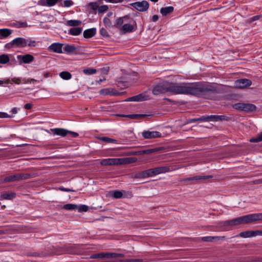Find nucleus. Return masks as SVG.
I'll return each mask as SVG.
<instances>
[{
  "label": "nucleus",
  "instance_id": "obj_46",
  "mask_svg": "<svg viewBox=\"0 0 262 262\" xmlns=\"http://www.w3.org/2000/svg\"><path fill=\"white\" fill-rule=\"evenodd\" d=\"M108 6L106 5H102L98 7V10L99 13H103L108 10Z\"/></svg>",
  "mask_w": 262,
  "mask_h": 262
},
{
  "label": "nucleus",
  "instance_id": "obj_50",
  "mask_svg": "<svg viewBox=\"0 0 262 262\" xmlns=\"http://www.w3.org/2000/svg\"><path fill=\"white\" fill-rule=\"evenodd\" d=\"M103 23L105 26L110 27L112 26L111 21L108 18L105 17L103 19Z\"/></svg>",
  "mask_w": 262,
  "mask_h": 262
},
{
  "label": "nucleus",
  "instance_id": "obj_14",
  "mask_svg": "<svg viewBox=\"0 0 262 262\" xmlns=\"http://www.w3.org/2000/svg\"><path fill=\"white\" fill-rule=\"evenodd\" d=\"M62 46L63 44L61 43H54L49 46V49L56 53H61Z\"/></svg>",
  "mask_w": 262,
  "mask_h": 262
},
{
  "label": "nucleus",
  "instance_id": "obj_43",
  "mask_svg": "<svg viewBox=\"0 0 262 262\" xmlns=\"http://www.w3.org/2000/svg\"><path fill=\"white\" fill-rule=\"evenodd\" d=\"M124 255L122 253H110V258H117L119 257H123Z\"/></svg>",
  "mask_w": 262,
  "mask_h": 262
},
{
  "label": "nucleus",
  "instance_id": "obj_41",
  "mask_svg": "<svg viewBox=\"0 0 262 262\" xmlns=\"http://www.w3.org/2000/svg\"><path fill=\"white\" fill-rule=\"evenodd\" d=\"M83 73L87 75H92L96 73V70L92 68H88L83 70Z\"/></svg>",
  "mask_w": 262,
  "mask_h": 262
},
{
  "label": "nucleus",
  "instance_id": "obj_63",
  "mask_svg": "<svg viewBox=\"0 0 262 262\" xmlns=\"http://www.w3.org/2000/svg\"><path fill=\"white\" fill-rule=\"evenodd\" d=\"M216 121H221V120H223L224 119L225 116H222V115H221V116L216 115Z\"/></svg>",
  "mask_w": 262,
  "mask_h": 262
},
{
  "label": "nucleus",
  "instance_id": "obj_55",
  "mask_svg": "<svg viewBox=\"0 0 262 262\" xmlns=\"http://www.w3.org/2000/svg\"><path fill=\"white\" fill-rule=\"evenodd\" d=\"M89 6L93 10H96L98 9V6L97 4L95 3H90Z\"/></svg>",
  "mask_w": 262,
  "mask_h": 262
},
{
  "label": "nucleus",
  "instance_id": "obj_34",
  "mask_svg": "<svg viewBox=\"0 0 262 262\" xmlns=\"http://www.w3.org/2000/svg\"><path fill=\"white\" fill-rule=\"evenodd\" d=\"M59 76L61 78L64 80H69L72 77L71 73L67 71L61 72L60 73Z\"/></svg>",
  "mask_w": 262,
  "mask_h": 262
},
{
  "label": "nucleus",
  "instance_id": "obj_35",
  "mask_svg": "<svg viewBox=\"0 0 262 262\" xmlns=\"http://www.w3.org/2000/svg\"><path fill=\"white\" fill-rule=\"evenodd\" d=\"M10 60V58L7 54H2L0 55V63L6 64L8 63Z\"/></svg>",
  "mask_w": 262,
  "mask_h": 262
},
{
  "label": "nucleus",
  "instance_id": "obj_8",
  "mask_svg": "<svg viewBox=\"0 0 262 262\" xmlns=\"http://www.w3.org/2000/svg\"><path fill=\"white\" fill-rule=\"evenodd\" d=\"M252 84V82L248 79H240L236 80L234 82V87L238 89H245Z\"/></svg>",
  "mask_w": 262,
  "mask_h": 262
},
{
  "label": "nucleus",
  "instance_id": "obj_3",
  "mask_svg": "<svg viewBox=\"0 0 262 262\" xmlns=\"http://www.w3.org/2000/svg\"><path fill=\"white\" fill-rule=\"evenodd\" d=\"M242 224H246L260 221L259 213H252L240 216Z\"/></svg>",
  "mask_w": 262,
  "mask_h": 262
},
{
  "label": "nucleus",
  "instance_id": "obj_54",
  "mask_svg": "<svg viewBox=\"0 0 262 262\" xmlns=\"http://www.w3.org/2000/svg\"><path fill=\"white\" fill-rule=\"evenodd\" d=\"M64 6L69 7L73 5V2L71 0H66L64 1Z\"/></svg>",
  "mask_w": 262,
  "mask_h": 262
},
{
  "label": "nucleus",
  "instance_id": "obj_31",
  "mask_svg": "<svg viewBox=\"0 0 262 262\" xmlns=\"http://www.w3.org/2000/svg\"><path fill=\"white\" fill-rule=\"evenodd\" d=\"M17 177V173L14 175L6 177L4 180V182L6 183L18 181Z\"/></svg>",
  "mask_w": 262,
  "mask_h": 262
},
{
  "label": "nucleus",
  "instance_id": "obj_2",
  "mask_svg": "<svg viewBox=\"0 0 262 262\" xmlns=\"http://www.w3.org/2000/svg\"><path fill=\"white\" fill-rule=\"evenodd\" d=\"M51 131L53 133V135H58L62 137L69 136L74 138L78 136V134L77 133L68 130L61 128L51 129Z\"/></svg>",
  "mask_w": 262,
  "mask_h": 262
},
{
  "label": "nucleus",
  "instance_id": "obj_24",
  "mask_svg": "<svg viewBox=\"0 0 262 262\" xmlns=\"http://www.w3.org/2000/svg\"><path fill=\"white\" fill-rule=\"evenodd\" d=\"M63 50L67 53H72L77 51V48L74 45H66L63 48Z\"/></svg>",
  "mask_w": 262,
  "mask_h": 262
},
{
  "label": "nucleus",
  "instance_id": "obj_36",
  "mask_svg": "<svg viewBox=\"0 0 262 262\" xmlns=\"http://www.w3.org/2000/svg\"><path fill=\"white\" fill-rule=\"evenodd\" d=\"M103 262H143L142 259H121L118 261H103Z\"/></svg>",
  "mask_w": 262,
  "mask_h": 262
},
{
  "label": "nucleus",
  "instance_id": "obj_5",
  "mask_svg": "<svg viewBox=\"0 0 262 262\" xmlns=\"http://www.w3.org/2000/svg\"><path fill=\"white\" fill-rule=\"evenodd\" d=\"M27 39L22 37H18L13 39L10 43L6 46H10L11 47L24 48L27 46Z\"/></svg>",
  "mask_w": 262,
  "mask_h": 262
},
{
  "label": "nucleus",
  "instance_id": "obj_56",
  "mask_svg": "<svg viewBox=\"0 0 262 262\" xmlns=\"http://www.w3.org/2000/svg\"><path fill=\"white\" fill-rule=\"evenodd\" d=\"M22 81H23V83H30L33 81H36L37 80L34 79H33V78H28V79L24 78V79H23Z\"/></svg>",
  "mask_w": 262,
  "mask_h": 262
},
{
  "label": "nucleus",
  "instance_id": "obj_53",
  "mask_svg": "<svg viewBox=\"0 0 262 262\" xmlns=\"http://www.w3.org/2000/svg\"><path fill=\"white\" fill-rule=\"evenodd\" d=\"M28 41L27 46L28 47H35L36 46V42L35 40H32L31 39H27Z\"/></svg>",
  "mask_w": 262,
  "mask_h": 262
},
{
  "label": "nucleus",
  "instance_id": "obj_49",
  "mask_svg": "<svg viewBox=\"0 0 262 262\" xmlns=\"http://www.w3.org/2000/svg\"><path fill=\"white\" fill-rule=\"evenodd\" d=\"M59 0H46V5L48 6L55 5Z\"/></svg>",
  "mask_w": 262,
  "mask_h": 262
},
{
  "label": "nucleus",
  "instance_id": "obj_47",
  "mask_svg": "<svg viewBox=\"0 0 262 262\" xmlns=\"http://www.w3.org/2000/svg\"><path fill=\"white\" fill-rule=\"evenodd\" d=\"M202 241L205 242H213V237L212 236H204L202 237Z\"/></svg>",
  "mask_w": 262,
  "mask_h": 262
},
{
  "label": "nucleus",
  "instance_id": "obj_18",
  "mask_svg": "<svg viewBox=\"0 0 262 262\" xmlns=\"http://www.w3.org/2000/svg\"><path fill=\"white\" fill-rule=\"evenodd\" d=\"M128 17L127 16H125L123 17H119L116 19V23L114 25L117 28H119L121 29V28L122 27V25L124 22L127 21Z\"/></svg>",
  "mask_w": 262,
  "mask_h": 262
},
{
  "label": "nucleus",
  "instance_id": "obj_13",
  "mask_svg": "<svg viewBox=\"0 0 262 262\" xmlns=\"http://www.w3.org/2000/svg\"><path fill=\"white\" fill-rule=\"evenodd\" d=\"M100 94L104 95L117 96L120 94V93L117 92L112 88L103 89L100 91Z\"/></svg>",
  "mask_w": 262,
  "mask_h": 262
},
{
  "label": "nucleus",
  "instance_id": "obj_40",
  "mask_svg": "<svg viewBox=\"0 0 262 262\" xmlns=\"http://www.w3.org/2000/svg\"><path fill=\"white\" fill-rule=\"evenodd\" d=\"M251 142H258L262 141V132L260 133L255 138L250 139Z\"/></svg>",
  "mask_w": 262,
  "mask_h": 262
},
{
  "label": "nucleus",
  "instance_id": "obj_64",
  "mask_svg": "<svg viewBox=\"0 0 262 262\" xmlns=\"http://www.w3.org/2000/svg\"><path fill=\"white\" fill-rule=\"evenodd\" d=\"M32 107V104L31 103H27L25 105L24 108L27 110H30Z\"/></svg>",
  "mask_w": 262,
  "mask_h": 262
},
{
  "label": "nucleus",
  "instance_id": "obj_19",
  "mask_svg": "<svg viewBox=\"0 0 262 262\" xmlns=\"http://www.w3.org/2000/svg\"><path fill=\"white\" fill-rule=\"evenodd\" d=\"M155 169L156 175L163 173H166L171 170L169 166L157 167H155Z\"/></svg>",
  "mask_w": 262,
  "mask_h": 262
},
{
  "label": "nucleus",
  "instance_id": "obj_10",
  "mask_svg": "<svg viewBox=\"0 0 262 262\" xmlns=\"http://www.w3.org/2000/svg\"><path fill=\"white\" fill-rule=\"evenodd\" d=\"M239 236L244 237H250L257 235H262V230H246L239 233Z\"/></svg>",
  "mask_w": 262,
  "mask_h": 262
},
{
  "label": "nucleus",
  "instance_id": "obj_25",
  "mask_svg": "<svg viewBox=\"0 0 262 262\" xmlns=\"http://www.w3.org/2000/svg\"><path fill=\"white\" fill-rule=\"evenodd\" d=\"M132 178L135 179H144L148 178L146 170L136 173L134 175L132 176Z\"/></svg>",
  "mask_w": 262,
  "mask_h": 262
},
{
  "label": "nucleus",
  "instance_id": "obj_38",
  "mask_svg": "<svg viewBox=\"0 0 262 262\" xmlns=\"http://www.w3.org/2000/svg\"><path fill=\"white\" fill-rule=\"evenodd\" d=\"M63 208L66 210H76V209H78V206L77 205H75V204H66V205H64L63 207Z\"/></svg>",
  "mask_w": 262,
  "mask_h": 262
},
{
  "label": "nucleus",
  "instance_id": "obj_45",
  "mask_svg": "<svg viewBox=\"0 0 262 262\" xmlns=\"http://www.w3.org/2000/svg\"><path fill=\"white\" fill-rule=\"evenodd\" d=\"M112 193L113 197L116 199L121 198L123 195L122 192L120 191H115Z\"/></svg>",
  "mask_w": 262,
  "mask_h": 262
},
{
  "label": "nucleus",
  "instance_id": "obj_20",
  "mask_svg": "<svg viewBox=\"0 0 262 262\" xmlns=\"http://www.w3.org/2000/svg\"><path fill=\"white\" fill-rule=\"evenodd\" d=\"M96 32L95 28H92L86 30L83 32V36L84 38H89L94 36Z\"/></svg>",
  "mask_w": 262,
  "mask_h": 262
},
{
  "label": "nucleus",
  "instance_id": "obj_17",
  "mask_svg": "<svg viewBox=\"0 0 262 262\" xmlns=\"http://www.w3.org/2000/svg\"><path fill=\"white\" fill-rule=\"evenodd\" d=\"M137 159L136 158H119V164H129L136 162Z\"/></svg>",
  "mask_w": 262,
  "mask_h": 262
},
{
  "label": "nucleus",
  "instance_id": "obj_16",
  "mask_svg": "<svg viewBox=\"0 0 262 262\" xmlns=\"http://www.w3.org/2000/svg\"><path fill=\"white\" fill-rule=\"evenodd\" d=\"M147 100V96L143 94H139L131 97L126 100L128 101H142Z\"/></svg>",
  "mask_w": 262,
  "mask_h": 262
},
{
  "label": "nucleus",
  "instance_id": "obj_57",
  "mask_svg": "<svg viewBox=\"0 0 262 262\" xmlns=\"http://www.w3.org/2000/svg\"><path fill=\"white\" fill-rule=\"evenodd\" d=\"M213 242L217 241L221 239H224L226 238L225 236H213Z\"/></svg>",
  "mask_w": 262,
  "mask_h": 262
},
{
  "label": "nucleus",
  "instance_id": "obj_23",
  "mask_svg": "<svg viewBox=\"0 0 262 262\" xmlns=\"http://www.w3.org/2000/svg\"><path fill=\"white\" fill-rule=\"evenodd\" d=\"M82 28L81 27L72 28L69 31V33L73 36H77L82 32Z\"/></svg>",
  "mask_w": 262,
  "mask_h": 262
},
{
  "label": "nucleus",
  "instance_id": "obj_59",
  "mask_svg": "<svg viewBox=\"0 0 262 262\" xmlns=\"http://www.w3.org/2000/svg\"><path fill=\"white\" fill-rule=\"evenodd\" d=\"M187 181H194L193 177H190V178H184V179H182L180 180V182H186Z\"/></svg>",
  "mask_w": 262,
  "mask_h": 262
},
{
  "label": "nucleus",
  "instance_id": "obj_7",
  "mask_svg": "<svg viewBox=\"0 0 262 262\" xmlns=\"http://www.w3.org/2000/svg\"><path fill=\"white\" fill-rule=\"evenodd\" d=\"M159 150V148H155L151 149H147L142 150L134 151L128 152L123 154L124 156H131V155H148L154 152H157Z\"/></svg>",
  "mask_w": 262,
  "mask_h": 262
},
{
  "label": "nucleus",
  "instance_id": "obj_30",
  "mask_svg": "<svg viewBox=\"0 0 262 262\" xmlns=\"http://www.w3.org/2000/svg\"><path fill=\"white\" fill-rule=\"evenodd\" d=\"M212 178V176H196L193 177V180L195 182L204 181Z\"/></svg>",
  "mask_w": 262,
  "mask_h": 262
},
{
  "label": "nucleus",
  "instance_id": "obj_21",
  "mask_svg": "<svg viewBox=\"0 0 262 262\" xmlns=\"http://www.w3.org/2000/svg\"><path fill=\"white\" fill-rule=\"evenodd\" d=\"M120 30L123 33L130 32L133 31L134 27L133 25L128 23H126L122 26Z\"/></svg>",
  "mask_w": 262,
  "mask_h": 262
},
{
  "label": "nucleus",
  "instance_id": "obj_39",
  "mask_svg": "<svg viewBox=\"0 0 262 262\" xmlns=\"http://www.w3.org/2000/svg\"><path fill=\"white\" fill-rule=\"evenodd\" d=\"M18 180H27L31 177V175L29 173H17Z\"/></svg>",
  "mask_w": 262,
  "mask_h": 262
},
{
  "label": "nucleus",
  "instance_id": "obj_42",
  "mask_svg": "<svg viewBox=\"0 0 262 262\" xmlns=\"http://www.w3.org/2000/svg\"><path fill=\"white\" fill-rule=\"evenodd\" d=\"M146 170L147 172V175L148 178L156 175L155 168L148 169Z\"/></svg>",
  "mask_w": 262,
  "mask_h": 262
},
{
  "label": "nucleus",
  "instance_id": "obj_1",
  "mask_svg": "<svg viewBox=\"0 0 262 262\" xmlns=\"http://www.w3.org/2000/svg\"><path fill=\"white\" fill-rule=\"evenodd\" d=\"M215 91L210 85H203L201 83H169V92L174 94H191L200 96L208 92Z\"/></svg>",
  "mask_w": 262,
  "mask_h": 262
},
{
  "label": "nucleus",
  "instance_id": "obj_9",
  "mask_svg": "<svg viewBox=\"0 0 262 262\" xmlns=\"http://www.w3.org/2000/svg\"><path fill=\"white\" fill-rule=\"evenodd\" d=\"M132 6L139 11H145L149 8V3L146 1H143L133 3Z\"/></svg>",
  "mask_w": 262,
  "mask_h": 262
},
{
  "label": "nucleus",
  "instance_id": "obj_15",
  "mask_svg": "<svg viewBox=\"0 0 262 262\" xmlns=\"http://www.w3.org/2000/svg\"><path fill=\"white\" fill-rule=\"evenodd\" d=\"M17 59L24 63H28L33 61L34 57L30 54H26L25 55H18Z\"/></svg>",
  "mask_w": 262,
  "mask_h": 262
},
{
  "label": "nucleus",
  "instance_id": "obj_27",
  "mask_svg": "<svg viewBox=\"0 0 262 262\" xmlns=\"http://www.w3.org/2000/svg\"><path fill=\"white\" fill-rule=\"evenodd\" d=\"M12 33V30L8 29H0L1 39L9 36Z\"/></svg>",
  "mask_w": 262,
  "mask_h": 262
},
{
  "label": "nucleus",
  "instance_id": "obj_4",
  "mask_svg": "<svg viewBox=\"0 0 262 262\" xmlns=\"http://www.w3.org/2000/svg\"><path fill=\"white\" fill-rule=\"evenodd\" d=\"M219 228L230 227L242 224L241 217H237L233 220H228L219 223Z\"/></svg>",
  "mask_w": 262,
  "mask_h": 262
},
{
  "label": "nucleus",
  "instance_id": "obj_48",
  "mask_svg": "<svg viewBox=\"0 0 262 262\" xmlns=\"http://www.w3.org/2000/svg\"><path fill=\"white\" fill-rule=\"evenodd\" d=\"M103 252H101L97 254H94L90 257L91 258H103Z\"/></svg>",
  "mask_w": 262,
  "mask_h": 262
},
{
  "label": "nucleus",
  "instance_id": "obj_52",
  "mask_svg": "<svg viewBox=\"0 0 262 262\" xmlns=\"http://www.w3.org/2000/svg\"><path fill=\"white\" fill-rule=\"evenodd\" d=\"M100 33L102 36L104 37H108L109 36L106 30L103 28L100 29Z\"/></svg>",
  "mask_w": 262,
  "mask_h": 262
},
{
  "label": "nucleus",
  "instance_id": "obj_60",
  "mask_svg": "<svg viewBox=\"0 0 262 262\" xmlns=\"http://www.w3.org/2000/svg\"><path fill=\"white\" fill-rule=\"evenodd\" d=\"M130 80H136L138 79V76H137V74L136 73H135V72H133L132 73V74L130 75Z\"/></svg>",
  "mask_w": 262,
  "mask_h": 262
},
{
  "label": "nucleus",
  "instance_id": "obj_61",
  "mask_svg": "<svg viewBox=\"0 0 262 262\" xmlns=\"http://www.w3.org/2000/svg\"><path fill=\"white\" fill-rule=\"evenodd\" d=\"M11 81L17 84H20L21 82V79L19 78L14 77L11 79Z\"/></svg>",
  "mask_w": 262,
  "mask_h": 262
},
{
  "label": "nucleus",
  "instance_id": "obj_51",
  "mask_svg": "<svg viewBox=\"0 0 262 262\" xmlns=\"http://www.w3.org/2000/svg\"><path fill=\"white\" fill-rule=\"evenodd\" d=\"M26 255L28 256L38 257V256H40L43 255L42 253L41 254V253H39L38 252H33V253L29 252V253H27L26 254Z\"/></svg>",
  "mask_w": 262,
  "mask_h": 262
},
{
  "label": "nucleus",
  "instance_id": "obj_33",
  "mask_svg": "<svg viewBox=\"0 0 262 262\" xmlns=\"http://www.w3.org/2000/svg\"><path fill=\"white\" fill-rule=\"evenodd\" d=\"M81 24V21L78 20H69L66 23V25L69 26L77 27Z\"/></svg>",
  "mask_w": 262,
  "mask_h": 262
},
{
  "label": "nucleus",
  "instance_id": "obj_26",
  "mask_svg": "<svg viewBox=\"0 0 262 262\" xmlns=\"http://www.w3.org/2000/svg\"><path fill=\"white\" fill-rule=\"evenodd\" d=\"M173 7L171 6L166 7L164 8H162L160 10L161 13L164 15L166 16L168 14L172 12L173 11Z\"/></svg>",
  "mask_w": 262,
  "mask_h": 262
},
{
  "label": "nucleus",
  "instance_id": "obj_29",
  "mask_svg": "<svg viewBox=\"0 0 262 262\" xmlns=\"http://www.w3.org/2000/svg\"><path fill=\"white\" fill-rule=\"evenodd\" d=\"M15 195L14 192L4 193L1 194V198L3 200H12L15 197Z\"/></svg>",
  "mask_w": 262,
  "mask_h": 262
},
{
  "label": "nucleus",
  "instance_id": "obj_62",
  "mask_svg": "<svg viewBox=\"0 0 262 262\" xmlns=\"http://www.w3.org/2000/svg\"><path fill=\"white\" fill-rule=\"evenodd\" d=\"M28 26L27 23L25 22H19L18 23V27H27Z\"/></svg>",
  "mask_w": 262,
  "mask_h": 262
},
{
  "label": "nucleus",
  "instance_id": "obj_28",
  "mask_svg": "<svg viewBox=\"0 0 262 262\" xmlns=\"http://www.w3.org/2000/svg\"><path fill=\"white\" fill-rule=\"evenodd\" d=\"M256 106L252 104L244 103L243 111L250 112L255 111Z\"/></svg>",
  "mask_w": 262,
  "mask_h": 262
},
{
  "label": "nucleus",
  "instance_id": "obj_37",
  "mask_svg": "<svg viewBox=\"0 0 262 262\" xmlns=\"http://www.w3.org/2000/svg\"><path fill=\"white\" fill-rule=\"evenodd\" d=\"M98 139L102 141L107 143H114L117 142V140L112 138H110L107 137H99Z\"/></svg>",
  "mask_w": 262,
  "mask_h": 262
},
{
  "label": "nucleus",
  "instance_id": "obj_6",
  "mask_svg": "<svg viewBox=\"0 0 262 262\" xmlns=\"http://www.w3.org/2000/svg\"><path fill=\"white\" fill-rule=\"evenodd\" d=\"M167 92H169V83L168 82L157 85L154 87L152 90V93L155 95H158Z\"/></svg>",
  "mask_w": 262,
  "mask_h": 262
},
{
  "label": "nucleus",
  "instance_id": "obj_58",
  "mask_svg": "<svg viewBox=\"0 0 262 262\" xmlns=\"http://www.w3.org/2000/svg\"><path fill=\"white\" fill-rule=\"evenodd\" d=\"M88 207L86 205H81L80 207L78 206V209L80 211H86L88 210Z\"/></svg>",
  "mask_w": 262,
  "mask_h": 262
},
{
  "label": "nucleus",
  "instance_id": "obj_12",
  "mask_svg": "<svg viewBox=\"0 0 262 262\" xmlns=\"http://www.w3.org/2000/svg\"><path fill=\"white\" fill-rule=\"evenodd\" d=\"M142 134L145 139H152L161 137V134L160 132L156 131H144L142 132Z\"/></svg>",
  "mask_w": 262,
  "mask_h": 262
},
{
  "label": "nucleus",
  "instance_id": "obj_22",
  "mask_svg": "<svg viewBox=\"0 0 262 262\" xmlns=\"http://www.w3.org/2000/svg\"><path fill=\"white\" fill-rule=\"evenodd\" d=\"M147 115L144 114H132V115H118V116L122 117H127L130 119H138L143 117L147 116Z\"/></svg>",
  "mask_w": 262,
  "mask_h": 262
},
{
  "label": "nucleus",
  "instance_id": "obj_44",
  "mask_svg": "<svg viewBox=\"0 0 262 262\" xmlns=\"http://www.w3.org/2000/svg\"><path fill=\"white\" fill-rule=\"evenodd\" d=\"M244 103H235L233 105V107L236 110L243 111Z\"/></svg>",
  "mask_w": 262,
  "mask_h": 262
},
{
  "label": "nucleus",
  "instance_id": "obj_32",
  "mask_svg": "<svg viewBox=\"0 0 262 262\" xmlns=\"http://www.w3.org/2000/svg\"><path fill=\"white\" fill-rule=\"evenodd\" d=\"M216 115H210L206 116H202L200 117V119H201V121H216Z\"/></svg>",
  "mask_w": 262,
  "mask_h": 262
},
{
  "label": "nucleus",
  "instance_id": "obj_11",
  "mask_svg": "<svg viewBox=\"0 0 262 262\" xmlns=\"http://www.w3.org/2000/svg\"><path fill=\"white\" fill-rule=\"evenodd\" d=\"M100 164L103 166L119 165V158H108L103 159L100 162Z\"/></svg>",
  "mask_w": 262,
  "mask_h": 262
}]
</instances>
